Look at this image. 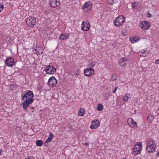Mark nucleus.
I'll return each instance as SVG.
<instances>
[{
  "instance_id": "27",
  "label": "nucleus",
  "mask_w": 159,
  "mask_h": 159,
  "mask_svg": "<svg viewBox=\"0 0 159 159\" xmlns=\"http://www.w3.org/2000/svg\"><path fill=\"white\" fill-rule=\"evenodd\" d=\"M150 146H149L148 147L149 148H152L153 150V148H155L156 149V145L155 144H150Z\"/></svg>"
},
{
  "instance_id": "25",
  "label": "nucleus",
  "mask_w": 159,
  "mask_h": 159,
  "mask_svg": "<svg viewBox=\"0 0 159 159\" xmlns=\"http://www.w3.org/2000/svg\"><path fill=\"white\" fill-rule=\"evenodd\" d=\"M117 0H107L108 3L111 4H112L117 2Z\"/></svg>"
},
{
  "instance_id": "12",
  "label": "nucleus",
  "mask_w": 159,
  "mask_h": 159,
  "mask_svg": "<svg viewBox=\"0 0 159 159\" xmlns=\"http://www.w3.org/2000/svg\"><path fill=\"white\" fill-rule=\"evenodd\" d=\"M90 28V25L89 23L83 21L81 24V29L84 31H88Z\"/></svg>"
},
{
  "instance_id": "34",
  "label": "nucleus",
  "mask_w": 159,
  "mask_h": 159,
  "mask_svg": "<svg viewBox=\"0 0 159 159\" xmlns=\"http://www.w3.org/2000/svg\"><path fill=\"white\" fill-rule=\"evenodd\" d=\"M147 14H148V15H147V16L148 17H150L152 16V15L151 14H150V13H147Z\"/></svg>"
},
{
  "instance_id": "41",
  "label": "nucleus",
  "mask_w": 159,
  "mask_h": 159,
  "mask_svg": "<svg viewBox=\"0 0 159 159\" xmlns=\"http://www.w3.org/2000/svg\"><path fill=\"white\" fill-rule=\"evenodd\" d=\"M122 34L123 35V36H125V34Z\"/></svg>"
},
{
  "instance_id": "30",
  "label": "nucleus",
  "mask_w": 159,
  "mask_h": 159,
  "mask_svg": "<svg viewBox=\"0 0 159 159\" xmlns=\"http://www.w3.org/2000/svg\"><path fill=\"white\" fill-rule=\"evenodd\" d=\"M116 79V75L114 74H113L112 76L111 80L113 81L115 80Z\"/></svg>"
},
{
  "instance_id": "17",
  "label": "nucleus",
  "mask_w": 159,
  "mask_h": 159,
  "mask_svg": "<svg viewBox=\"0 0 159 159\" xmlns=\"http://www.w3.org/2000/svg\"><path fill=\"white\" fill-rule=\"evenodd\" d=\"M53 136L52 134L50 132L48 138L46 141V142H50L52 140Z\"/></svg>"
},
{
  "instance_id": "16",
  "label": "nucleus",
  "mask_w": 159,
  "mask_h": 159,
  "mask_svg": "<svg viewBox=\"0 0 159 159\" xmlns=\"http://www.w3.org/2000/svg\"><path fill=\"white\" fill-rule=\"evenodd\" d=\"M83 8L84 9H85V8H86L87 11L89 10L91 8V6L89 3V2H86L83 6Z\"/></svg>"
},
{
  "instance_id": "13",
  "label": "nucleus",
  "mask_w": 159,
  "mask_h": 159,
  "mask_svg": "<svg viewBox=\"0 0 159 159\" xmlns=\"http://www.w3.org/2000/svg\"><path fill=\"white\" fill-rule=\"evenodd\" d=\"M127 122L129 126L131 127H134L137 125L136 122L134 121L133 119L131 118L128 119Z\"/></svg>"
},
{
  "instance_id": "6",
  "label": "nucleus",
  "mask_w": 159,
  "mask_h": 159,
  "mask_svg": "<svg viewBox=\"0 0 159 159\" xmlns=\"http://www.w3.org/2000/svg\"><path fill=\"white\" fill-rule=\"evenodd\" d=\"M139 25L141 28L144 30H146L148 29L151 25L149 22L144 21L142 22Z\"/></svg>"
},
{
  "instance_id": "39",
  "label": "nucleus",
  "mask_w": 159,
  "mask_h": 159,
  "mask_svg": "<svg viewBox=\"0 0 159 159\" xmlns=\"http://www.w3.org/2000/svg\"><path fill=\"white\" fill-rule=\"evenodd\" d=\"M157 157H159V151L158 152L157 154Z\"/></svg>"
},
{
  "instance_id": "20",
  "label": "nucleus",
  "mask_w": 159,
  "mask_h": 159,
  "mask_svg": "<svg viewBox=\"0 0 159 159\" xmlns=\"http://www.w3.org/2000/svg\"><path fill=\"white\" fill-rule=\"evenodd\" d=\"M154 119V116L152 114H150L147 117V120H148L149 121H152Z\"/></svg>"
},
{
  "instance_id": "11",
  "label": "nucleus",
  "mask_w": 159,
  "mask_h": 159,
  "mask_svg": "<svg viewBox=\"0 0 159 159\" xmlns=\"http://www.w3.org/2000/svg\"><path fill=\"white\" fill-rule=\"evenodd\" d=\"M60 3V0H50L49 5L52 7L55 8L58 7Z\"/></svg>"
},
{
  "instance_id": "33",
  "label": "nucleus",
  "mask_w": 159,
  "mask_h": 159,
  "mask_svg": "<svg viewBox=\"0 0 159 159\" xmlns=\"http://www.w3.org/2000/svg\"><path fill=\"white\" fill-rule=\"evenodd\" d=\"M155 63L156 64H159V59H157V60H156L155 61Z\"/></svg>"
},
{
  "instance_id": "23",
  "label": "nucleus",
  "mask_w": 159,
  "mask_h": 159,
  "mask_svg": "<svg viewBox=\"0 0 159 159\" xmlns=\"http://www.w3.org/2000/svg\"><path fill=\"white\" fill-rule=\"evenodd\" d=\"M146 151L148 152L152 153L153 152L155 151V148H153V150L152 148H150V150H148V147H146Z\"/></svg>"
},
{
  "instance_id": "10",
  "label": "nucleus",
  "mask_w": 159,
  "mask_h": 159,
  "mask_svg": "<svg viewBox=\"0 0 159 159\" xmlns=\"http://www.w3.org/2000/svg\"><path fill=\"white\" fill-rule=\"evenodd\" d=\"M100 125V121L98 120H94L92 121L90 128L92 129L97 128Z\"/></svg>"
},
{
  "instance_id": "29",
  "label": "nucleus",
  "mask_w": 159,
  "mask_h": 159,
  "mask_svg": "<svg viewBox=\"0 0 159 159\" xmlns=\"http://www.w3.org/2000/svg\"><path fill=\"white\" fill-rule=\"evenodd\" d=\"M4 8L3 5L2 3H0V12L2 11Z\"/></svg>"
},
{
  "instance_id": "24",
  "label": "nucleus",
  "mask_w": 159,
  "mask_h": 159,
  "mask_svg": "<svg viewBox=\"0 0 159 159\" xmlns=\"http://www.w3.org/2000/svg\"><path fill=\"white\" fill-rule=\"evenodd\" d=\"M155 142L154 141L150 140L149 141L148 143L147 144L146 146V147H148L149 146H150V144H155Z\"/></svg>"
},
{
  "instance_id": "32",
  "label": "nucleus",
  "mask_w": 159,
  "mask_h": 159,
  "mask_svg": "<svg viewBox=\"0 0 159 159\" xmlns=\"http://www.w3.org/2000/svg\"><path fill=\"white\" fill-rule=\"evenodd\" d=\"M118 86L116 87L113 90V93H115L116 92V90L118 89Z\"/></svg>"
},
{
  "instance_id": "45",
  "label": "nucleus",
  "mask_w": 159,
  "mask_h": 159,
  "mask_svg": "<svg viewBox=\"0 0 159 159\" xmlns=\"http://www.w3.org/2000/svg\"><path fill=\"white\" fill-rule=\"evenodd\" d=\"M148 147V150H150V148H149Z\"/></svg>"
},
{
  "instance_id": "44",
  "label": "nucleus",
  "mask_w": 159,
  "mask_h": 159,
  "mask_svg": "<svg viewBox=\"0 0 159 159\" xmlns=\"http://www.w3.org/2000/svg\"><path fill=\"white\" fill-rule=\"evenodd\" d=\"M86 145H88V144H87V143H86Z\"/></svg>"
},
{
  "instance_id": "21",
  "label": "nucleus",
  "mask_w": 159,
  "mask_h": 159,
  "mask_svg": "<svg viewBox=\"0 0 159 159\" xmlns=\"http://www.w3.org/2000/svg\"><path fill=\"white\" fill-rule=\"evenodd\" d=\"M97 110L98 111H101L103 110V106L101 104H98L97 107Z\"/></svg>"
},
{
  "instance_id": "1",
  "label": "nucleus",
  "mask_w": 159,
  "mask_h": 159,
  "mask_svg": "<svg viewBox=\"0 0 159 159\" xmlns=\"http://www.w3.org/2000/svg\"><path fill=\"white\" fill-rule=\"evenodd\" d=\"M34 94L33 92L29 90L26 91L24 95L22 98V100L24 102L22 103L23 108L26 110L27 108L33 102Z\"/></svg>"
},
{
  "instance_id": "22",
  "label": "nucleus",
  "mask_w": 159,
  "mask_h": 159,
  "mask_svg": "<svg viewBox=\"0 0 159 159\" xmlns=\"http://www.w3.org/2000/svg\"><path fill=\"white\" fill-rule=\"evenodd\" d=\"M36 145L38 146H41L43 144V142L41 140H37L36 142Z\"/></svg>"
},
{
  "instance_id": "2",
  "label": "nucleus",
  "mask_w": 159,
  "mask_h": 159,
  "mask_svg": "<svg viewBox=\"0 0 159 159\" xmlns=\"http://www.w3.org/2000/svg\"><path fill=\"white\" fill-rule=\"evenodd\" d=\"M142 149V142L137 143L134 146L133 153L135 155H137L140 153Z\"/></svg>"
},
{
  "instance_id": "38",
  "label": "nucleus",
  "mask_w": 159,
  "mask_h": 159,
  "mask_svg": "<svg viewBox=\"0 0 159 159\" xmlns=\"http://www.w3.org/2000/svg\"><path fill=\"white\" fill-rule=\"evenodd\" d=\"M2 149H0V156L2 154Z\"/></svg>"
},
{
  "instance_id": "7",
  "label": "nucleus",
  "mask_w": 159,
  "mask_h": 159,
  "mask_svg": "<svg viewBox=\"0 0 159 159\" xmlns=\"http://www.w3.org/2000/svg\"><path fill=\"white\" fill-rule=\"evenodd\" d=\"M57 80L55 77L53 76L50 77L48 81V85L52 87L55 86L57 84Z\"/></svg>"
},
{
  "instance_id": "28",
  "label": "nucleus",
  "mask_w": 159,
  "mask_h": 159,
  "mask_svg": "<svg viewBox=\"0 0 159 159\" xmlns=\"http://www.w3.org/2000/svg\"><path fill=\"white\" fill-rule=\"evenodd\" d=\"M95 63L94 62H92L88 64V66L90 67H93L95 65Z\"/></svg>"
},
{
  "instance_id": "31",
  "label": "nucleus",
  "mask_w": 159,
  "mask_h": 159,
  "mask_svg": "<svg viewBox=\"0 0 159 159\" xmlns=\"http://www.w3.org/2000/svg\"><path fill=\"white\" fill-rule=\"evenodd\" d=\"M34 157L32 156H28L25 158V159H34Z\"/></svg>"
},
{
  "instance_id": "15",
  "label": "nucleus",
  "mask_w": 159,
  "mask_h": 159,
  "mask_svg": "<svg viewBox=\"0 0 159 159\" xmlns=\"http://www.w3.org/2000/svg\"><path fill=\"white\" fill-rule=\"evenodd\" d=\"M69 36L68 34H61L59 36V39L61 40H66L68 39Z\"/></svg>"
},
{
  "instance_id": "4",
  "label": "nucleus",
  "mask_w": 159,
  "mask_h": 159,
  "mask_svg": "<svg viewBox=\"0 0 159 159\" xmlns=\"http://www.w3.org/2000/svg\"><path fill=\"white\" fill-rule=\"evenodd\" d=\"M36 19L34 17H29L26 20V23L30 27H33L35 25Z\"/></svg>"
},
{
  "instance_id": "18",
  "label": "nucleus",
  "mask_w": 159,
  "mask_h": 159,
  "mask_svg": "<svg viewBox=\"0 0 159 159\" xmlns=\"http://www.w3.org/2000/svg\"><path fill=\"white\" fill-rule=\"evenodd\" d=\"M85 113V111L83 108H81L78 112V115L80 116H83Z\"/></svg>"
},
{
  "instance_id": "42",
  "label": "nucleus",
  "mask_w": 159,
  "mask_h": 159,
  "mask_svg": "<svg viewBox=\"0 0 159 159\" xmlns=\"http://www.w3.org/2000/svg\"><path fill=\"white\" fill-rule=\"evenodd\" d=\"M122 159H126L125 158H123Z\"/></svg>"
},
{
  "instance_id": "8",
  "label": "nucleus",
  "mask_w": 159,
  "mask_h": 159,
  "mask_svg": "<svg viewBox=\"0 0 159 159\" xmlns=\"http://www.w3.org/2000/svg\"><path fill=\"white\" fill-rule=\"evenodd\" d=\"M84 73L86 76H91L94 73V70L92 68H87L84 70Z\"/></svg>"
},
{
  "instance_id": "3",
  "label": "nucleus",
  "mask_w": 159,
  "mask_h": 159,
  "mask_svg": "<svg viewBox=\"0 0 159 159\" xmlns=\"http://www.w3.org/2000/svg\"><path fill=\"white\" fill-rule=\"evenodd\" d=\"M125 20V18L124 16H120L114 20V25L115 26H120L123 24Z\"/></svg>"
},
{
  "instance_id": "43",
  "label": "nucleus",
  "mask_w": 159,
  "mask_h": 159,
  "mask_svg": "<svg viewBox=\"0 0 159 159\" xmlns=\"http://www.w3.org/2000/svg\"><path fill=\"white\" fill-rule=\"evenodd\" d=\"M36 50H37L36 49H34V51H36Z\"/></svg>"
},
{
  "instance_id": "14",
  "label": "nucleus",
  "mask_w": 159,
  "mask_h": 159,
  "mask_svg": "<svg viewBox=\"0 0 159 159\" xmlns=\"http://www.w3.org/2000/svg\"><path fill=\"white\" fill-rule=\"evenodd\" d=\"M127 61V59L125 57H122L120 59V61L119 62V64L120 66L124 67L126 65L125 62Z\"/></svg>"
},
{
  "instance_id": "35",
  "label": "nucleus",
  "mask_w": 159,
  "mask_h": 159,
  "mask_svg": "<svg viewBox=\"0 0 159 159\" xmlns=\"http://www.w3.org/2000/svg\"><path fill=\"white\" fill-rule=\"evenodd\" d=\"M48 143V142H46V141H45L44 144V146L45 147H46L48 146V144H47Z\"/></svg>"
},
{
  "instance_id": "40",
  "label": "nucleus",
  "mask_w": 159,
  "mask_h": 159,
  "mask_svg": "<svg viewBox=\"0 0 159 159\" xmlns=\"http://www.w3.org/2000/svg\"><path fill=\"white\" fill-rule=\"evenodd\" d=\"M132 7L133 8H135V7L133 6V4H132Z\"/></svg>"
},
{
  "instance_id": "9",
  "label": "nucleus",
  "mask_w": 159,
  "mask_h": 159,
  "mask_svg": "<svg viewBox=\"0 0 159 159\" xmlns=\"http://www.w3.org/2000/svg\"><path fill=\"white\" fill-rule=\"evenodd\" d=\"M5 63L8 66H12L14 64V59L11 57L7 58L5 60Z\"/></svg>"
},
{
  "instance_id": "36",
  "label": "nucleus",
  "mask_w": 159,
  "mask_h": 159,
  "mask_svg": "<svg viewBox=\"0 0 159 159\" xmlns=\"http://www.w3.org/2000/svg\"><path fill=\"white\" fill-rule=\"evenodd\" d=\"M36 54L37 55H40V53L39 52V51H37L36 52Z\"/></svg>"
},
{
  "instance_id": "19",
  "label": "nucleus",
  "mask_w": 159,
  "mask_h": 159,
  "mask_svg": "<svg viewBox=\"0 0 159 159\" xmlns=\"http://www.w3.org/2000/svg\"><path fill=\"white\" fill-rule=\"evenodd\" d=\"M129 98H130V95L129 93H126L123 97V100L125 102H127Z\"/></svg>"
},
{
  "instance_id": "26",
  "label": "nucleus",
  "mask_w": 159,
  "mask_h": 159,
  "mask_svg": "<svg viewBox=\"0 0 159 159\" xmlns=\"http://www.w3.org/2000/svg\"><path fill=\"white\" fill-rule=\"evenodd\" d=\"M130 41H131V43H135L137 42V41L135 40V38L133 37H130L129 38Z\"/></svg>"
},
{
  "instance_id": "5",
  "label": "nucleus",
  "mask_w": 159,
  "mask_h": 159,
  "mask_svg": "<svg viewBox=\"0 0 159 159\" xmlns=\"http://www.w3.org/2000/svg\"><path fill=\"white\" fill-rule=\"evenodd\" d=\"M44 70L48 74H53L56 72V69L53 66L48 65L46 66Z\"/></svg>"
},
{
  "instance_id": "37",
  "label": "nucleus",
  "mask_w": 159,
  "mask_h": 159,
  "mask_svg": "<svg viewBox=\"0 0 159 159\" xmlns=\"http://www.w3.org/2000/svg\"><path fill=\"white\" fill-rule=\"evenodd\" d=\"M146 51H145L144 50H143V51H142V52L143 53V54H144V53H145Z\"/></svg>"
}]
</instances>
